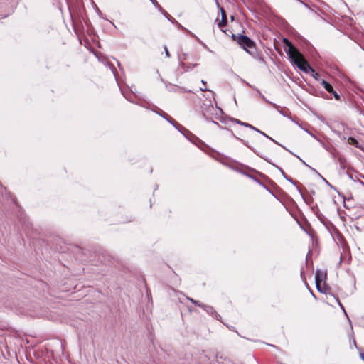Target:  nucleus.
<instances>
[{"mask_svg":"<svg viewBox=\"0 0 364 364\" xmlns=\"http://www.w3.org/2000/svg\"><path fill=\"white\" fill-rule=\"evenodd\" d=\"M284 42L288 47L287 55L299 69L305 73H308L310 70L314 72L308 62L305 60L303 55L298 50L297 48L292 46L291 43L288 39L284 38Z\"/></svg>","mask_w":364,"mask_h":364,"instance_id":"nucleus-1","label":"nucleus"},{"mask_svg":"<svg viewBox=\"0 0 364 364\" xmlns=\"http://www.w3.org/2000/svg\"><path fill=\"white\" fill-rule=\"evenodd\" d=\"M232 38L247 53L253 54L255 52V44L248 36L243 34L232 35Z\"/></svg>","mask_w":364,"mask_h":364,"instance_id":"nucleus-2","label":"nucleus"},{"mask_svg":"<svg viewBox=\"0 0 364 364\" xmlns=\"http://www.w3.org/2000/svg\"><path fill=\"white\" fill-rule=\"evenodd\" d=\"M236 123L241 125V126H243V127H247V128H250V129H252L258 133H259L260 134H262V136L268 138L269 139H270L271 141H272L273 142L276 143L277 144H279L280 145L277 141H276L274 139H272V137H270L269 136H268L267 134H265L264 132H263L262 131L258 129L257 128L253 127L252 125H251L250 124H248L247 122H241L238 119H236L235 120Z\"/></svg>","mask_w":364,"mask_h":364,"instance_id":"nucleus-3","label":"nucleus"},{"mask_svg":"<svg viewBox=\"0 0 364 364\" xmlns=\"http://www.w3.org/2000/svg\"><path fill=\"white\" fill-rule=\"evenodd\" d=\"M221 14H222V19L221 21L218 23V26L219 28H223L228 23V18L225 14V11L223 8L220 9Z\"/></svg>","mask_w":364,"mask_h":364,"instance_id":"nucleus-4","label":"nucleus"},{"mask_svg":"<svg viewBox=\"0 0 364 364\" xmlns=\"http://www.w3.org/2000/svg\"><path fill=\"white\" fill-rule=\"evenodd\" d=\"M202 309H203L207 313L211 314L212 316L215 315V317L218 318V316H220L217 312L214 310V309L208 305L202 306Z\"/></svg>","mask_w":364,"mask_h":364,"instance_id":"nucleus-5","label":"nucleus"},{"mask_svg":"<svg viewBox=\"0 0 364 364\" xmlns=\"http://www.w3.org/2000/svg\"><path fill=\"white\" fill-rule=\"evenodd\" d=\"M158 114H160L163 118L166 119L168 122H169L171 124H172L175 127L176 126V124H178V123L174 119L171 118L166 113L161 111V113H158Z\"/></svg>","mask_w":364,"mask_h":364,"instance_id":"nucleus-6","label":"nucleus"},{"mask_svg":"<svg viewBox=\"0 0 364 364\" xmlns=\"http://www.w3.org/2000/svg\"><path fill=\"white\" fill-rule=\"evenodd\" d=\"M321 85L328 92L331 93V92H333V86L325 80H322Z\"/></svg>","mask_w":364,"mask_h":364,"instance_id":"nucleus-7","label":"nucleus"},{"mask_svg":"<svg viewBox=\"0 0 364 364\" xmlns=\"http://www.w3.org/2000/svg\"><path fill=\"white\" fill-rule=\"evenodd\" d=\"M315 281H316V287H317L318 290L321 291L320 290V282L322 281V278H321V274L318 270H317L316 272Z\"/></svg>","mask_w":364,"mask_h":364,"instance_id":"nucleus-8","label":"nucleus"},{"mask_svg":"<svg viewBox=\"0 0 364 364\" xmlns=\"http://www.w3.org/2000/svg\"><path fill=\"white\" fill-rule=\"evenodd\" d=\"M150 1H151L154 6L156 7L160 11H163V8L160 6V4L157 2L156 0H150Z\"/></svg>","mask_w":364,"mask_h":364,"instance_id":"nucleus-9","label":"nucleus"},{"mask_svg":"<svg viewBox=\"0 0 364 364\" xmlns=\"http://www.w3.org/2000/svg\"><path fill=\"white\" fill-rule=\"evenodd\" d=\"M202 82V87L200 88V91H206L207 90V88H206V82L204 81L203 80L201 81Z\"/></svg>","mask_w":364,"mask_h":364,"instance_id":"nucleus-10","label":"nucleus"},{"mask_svg":"<svg viewBox=\"0 0 364 364\" xmlns=\"http://www.w3.org/2000/svg\"><path fill=\"white\" fill-rule=\"evenodd\" d=\"M164 51H165V53H166V56L167 58H170L171 55H170V53H169V51H168V50L167 46H164Z\"/></svg>","mask_w":364,"mask_h":364,"instance_id":"nucleus-11","label":"nucleus"},{"mask_svg":"<svg viewBox=\"0 0 364 364\" xmlns=\"http://www.w3.org/2000/svg\"><path fill=\"white\" fill-rule=\"evenodd\" d=\"M331 93L333 94V96H334L336 100H340V98H341L340 95L336 91L333 90V92H331Z\"/></svg>","mask_w":364,"mask_h":364,"instance_id":"nucleus-12","label":"nucleus"},{"mask_svg":"<svg viewBox=\"0 0 364 364\" xmlns=\"http://www.w3.org/2000/svg\"><path fill=\"white\" fill-rule=\"evenodd\" d=\"M312 70H313L314 71H315L313 68H312ZM310 71L312 73V75L314 77V78L318 79V74L317 73H316V72H313V71H312V70H310L308 73H309Z\"/></svg>","mask_w":364,"mask_h":364,"instance_id":"nucleus-13","label":"nucleus"},{"mask_svg":"<svg viewBox=\"0 0 364 364\" xmlns=\"http://www.w3.org/2000/svg\"><path fill=\"white\" fill-rule=\"evenodd\" d=\"M350 139L352 141L351 143L355 145V146H358V145H357L358 144L357 140L355 139H354V138H350Z\"/></svg>","mask_w":364,"mask_h":364,"instance_id":"nucleus-14","label":"nucleus"},{"mask_svg":"<svg viewBox=\"0 0 364 364\" xmlns=\"http://www.w3.org/2000/svg\"><path fill=\"white\" fill-rule=\"evenodd\" d=\"M194 304L198 306H200L201 308H202V306H205V304L200 303L198 301H196Z\"/></svg>","mask_w":364,"mask_h":364,"instance_id":"nucleus-15","label":"nucleus"},{"mask_svg":"<svg viewBox=\"0 0 364 364\" xmlns=\"http://www.w3.org/2000/svg\"><path fill=\"white\" fill-rule=\"evenodd\" d=\"M187 299H188L190 301H191L193 304H195V302L196 301V300H194V299H192V298H189V297H188Z\"/></svg>","mask_w":364,"mask_h":364,"instance_id":"nucleus-16","label":"nucleus"},{"mask_svg":"<svg viewBox=\"0 0 364 364\" xmlns=\"http://www.w3.org/2000/svg\"><path fill=\"white\" fill-rule=\"evenodd\" d=\"M165 16H168V14L163 9V11H161ZM167 17V19H169V17L166 16Z\"/></svg>","mask_w":364,"mask_h":364,"instance_id":"nucleus-17","label":"nucleus"},{"mask_svg":"<svg viewBox=\"0 0 364 364\" xmlns=\"http://www.w3.org/2000/svg\"><path fill=\"white\" fill-rule=\"evenodd\" d=\"M360 358L364 360V353H360Z\"/></svg>","mask_w":364,"mask_h":364,"instance_id":"nucleus-18","label":"nucleus"},{"mask_svg":"<svg viewBox=\"0 0 364 364\" xmlns=\"http://www.w3.org/2000/svg\"><path fill=\"white\" fill-rule=\"evenodd\" d=\"M339 305L343 309V307L342 304L340 302H339Z\"/></svg>","mask_w":364,"mask_h":364,"instance_id":"nucleus-19","label":"nucleus"},{"mask_svg":"<svg viewBox=\"0 0 364 364\" xmlns=\"http://www.w3.org/2000/svg\"><path fill=\"white\" fill-rule=\"evenodd\" d=\"M213 122L214 124H218V123H217L216 122H214V121H213Z\"/></svg>","mask_w":364,"mask_h":364,"instance_id":"nucleus-20","label":"nucleus"}]
</instances>
